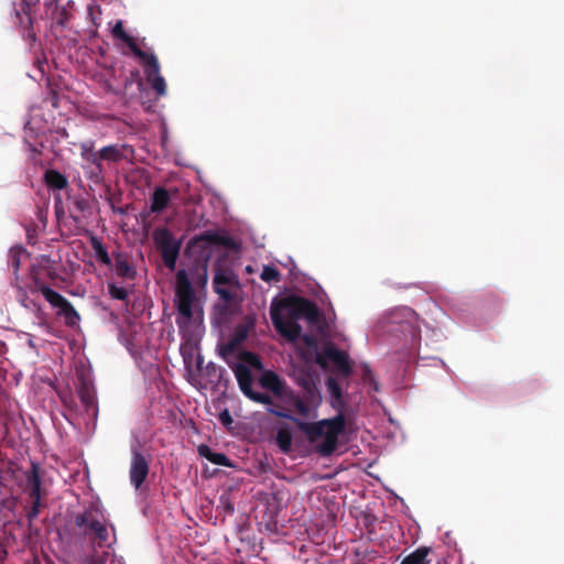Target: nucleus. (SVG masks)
Listing matches in <instances>:
<instances>
[{"label":"nucleus","instance_id":"1","mask_svg":"<svg viewBox=\"0 0 564 564\" xmlns=\"http://www.w3.org/2000/svg\"><path fill=\"white\" fill-rule=\"evenodd\" d=\"M241 392L251 401L267 405L268 413L282 419L291 420L302 431L310 443H316L319 438L324 441L317 445V453L327 457L337 448L338 436L345 429L343 415L333 419L310 423L293 416L289 411L274 404L270 394L254 391L252 388L253 378L251 370L245 364H236L232 368Z\"/></svg>","mask_w":564,"mask_h":564},{"label":"nucleus","instance_id":"2","mask_svg":"<svg viewBox=\"0 0 564 564\" xmlns=\"http://www.w3.org/2000/svg\"><path fill=\"white\" fill-rule=\"evenodd\" d=\"M270 317L276 332L290 341L300 339L302 327L299 319H306L311 325H321L324 316L318 306L302 296L292 295L272 302Z\"/></svg>","mask_w":564,"mask_h":564},{"label":"nucleus","instance_id":"3","mask_svg":"<svg viewBox=\"0 0 564 564\" xmlns=\"http://www.w3.org/2000/svg\"><path fill=\"white\" fill-rule=\"evenodd\" d=\"M77 535L97 547L111 549L117 543V529L112 523L100 521L95 511L85 509L73 517Z\"/></svg>","mask_w":564,"mask_h":564},{"label":"nucleus","instance_id":"4","mask_svg":"<svg viewBox=\"0 0 564 564\" xmlns=\"http://www.w3.org/2000/svg\"><path fill=\"white\" fill-rule=\"evenodd\" d=\"M44 270L42 264H32L30 268V278L33 282L32 292H40L44 299L55 308L57 315L64 318L65 325L74 327L78 325L80 316L73 304L62 294L51 289L41 278V271Z\"/></svg>","mask_w":564,"mask_h":564},{"label":"nucleus","instance_id":"5","mask_svg":"<svg viewBox=\"0 0 564 564\" xmlns=\"http://www.w3.org/2000/svg\"><path fill=\"white\" fill-rule=\"evenodd\" d=\"M210 246H221L229 250L238 251L240 245L229 235H221L214 230H207L191 238L186 246V253L196 256V263H208Z\"/></svg>","mask_w":564,"mask_h":564},{"label":"nucleus","instance_id":"6","mask_svg":"<svg viewBox=\"0 0 564 564\" xmlns=\"http://www.w3.org/2000/svg\"><path fill=\"white\" fill-rule=\"evenodd\" d=\"M196 301L195 290L187 272L181 269L175 275V306L177 310L176 325L182 330L193 319V305Z\"/></svg>","mask_w":564,"mask_h":564},{"label":"nucleus","instance_id":"7","mask_svg":"<svg viewBox=\"0 0 564 564\" xmlns=\"http://www.w3.org/2000/svg\"><path fill=\"white\" fill-rule=\"evenodd\" d=\"M153 242L160 251L164 265L174 270L182 248V239H176L167 227H159L152 234Z\"/></svg>","mask_w":564,"mask_h":564},{"label":"nucleus","instance_id":"8","mask_svg":"<svg viewBox=\"0 0 564 564\" xmlns=\"http://www.w3.org/2000/svg\"><path fill=\"white\" fill-rule=\"evenodd\" d=\"M25 492L31 499L32 506L28 511L29 521L37 518L42 507V475L37 463L32 462L31 468L25 473Z\"/></svg>","mask_w":564,"mask_h":564},{"label":"nucleus","instance_id":"9","mask_svg":"<svg viewBox=\"0 0 564 564\" xmlns=\"http://www.w3.org/2000/svg\"><path fill=\"white\" fill-rule=\"evenodd\" d=\"M327 361H330L335 369L344 377H349L352 373L348 354L338 349L330 341L325 344L321 351L316 354V362L322 368L327 366Z\"/></svg>","mask_w":564,"mask_h":564},{"label":"nucleus","instance_id":"10","mask_svg":"<svg viewBox=\"0 0 564 564\" xmlns=\"http://www.w3.org/2000/svg\"><path fill=\"white\" fill-rule=\"evenodd\" d=\"M139 59L144 67L147 80L151 84L152 89L158 96L165 95L166 84L164 78L160 75V64L156 56L153 53L147 52L143 56H140Z\"/></svg>","mask_w":564,"mask_h":564},{"label":"nucleus","instance_id":"11","mask_svg":"<svg viewBox=\"0 0 564 564\" xmlns=\"http://www.w3.org/2000/svg\"><path fill=\"white\" fill-rule=\"evenodd\" d=\"M258 382L261 388L282 401L286 400L288 395H291L292 389L286 384L285 380L272 370H264L260 375Z\"/></svg>","mask_w":564,"mask_h":564},{"label":"nucleus","instance_id":"12","mask_svg":"<svg viewBox=\"0 0 564 564\" xmlns=\"http://www.w3.org/2000/svg\"><path fill=\"white\" fill-rule=\"evenodd\" d=\"M79 400L85 409V412L94 420L98 416V404L96 400V392L93 384L84 377L79 378V383L76 388Z\"/></svg>","mask_w":564,"mask_h":564},{"label":"nucleus","instance_id":"13","mask_svg":"<svg viewBox=\"0 0 564 564\" xmlns=\"http://www.w3.org/2000/svg\"><path fill=\"white\" fill-rule=\"evenodd\" d=\"M149 462L144 455L138 451H133L130 464V482L135 489H139L143 485L149 475Z\"/></svg>","mask_w":564,"mask_h":564},{"label":"nucleus","instance_id":"14","mask_svg":"<svg viewBox=\"0 0 564 564\" xmlns=\"http://www.w3.org/2000/svg\"><path fill=\"white\" fill-rule=\"evenodd\" d=\"M39 2L40 0H22L20 8L15 9L17 22L19 26L26 32V36L31 40H35L32 9L36 7Z\"/></svg>","mask_w":564,"mask_h":564},{"label":"nucleus","instance_id":"15","mask_svg":"<svg viewBox=\"0 0 564 564\" xmlns=\"http://www.w3.org/2000/svg\"><path fill=\"white\" fill-rule=\"evenodd\" d=\"M178 193L177 188L166 189L164 187H156L151 195L150 212L160 214L165 210L170 204L171 197Z\"/></svg>","mask_w":564,"mask_h":564},{"label":"nucleus","instance_id":"16","mask_svg":"<svg viewBox=\"0 0 564 564\" xmlns=\"http://www.w3.org/2000/svg\"><path fill=\"white\" fill-rule=\"evenodd\" d=\"M112 256L117 275L122 279L133 280L137 275V271L128 261V257L122 252H113Z\"/></svg>","mask_w":564,"mask_h":564},{"label":"nucleus","instance_id":"17","mask_svg":"<svg viewBox=\"0 0 564 564\" xmlns=\"http://www.w3.org/2000/svg\"><path fill=\"white\" fill-rule=\"evenodd\" d=\"M30 253L22 246H14L9 251V267L12 271V281L19 282L20 275L19 270L21 268V260L23 257H29Z\"/></svg>","mask_w":564,"mask_h":564},{"label":"nucleus","instance_id":"18","mask_svg":"<svg viewBox=\"0 0 564 564\" xmlns=\"http://www.w3.org/2000/svg\"><path fill=\"white\" fill-rule=\"evenodd\" d=\"M112 35L116 39L124 42L128 45V47L131 50V52L134 54V56H137L138 58L140 56H143L144 53H147L145 51H142L137 45L135 40L124 31L122 21H120V20L117 21V23L115 24V26L112 29Z\"/></svg>","mask_w":564,"mask_h":564},{"label":"nucleus","instance_id":"19","mask_svg":"<svg viewBox=\"0 0 564 564\" xmlns=\"http://www.w3.org/2000/svg\"><path fill=\"white\" fill-rule=\"evenodd\" d=\"M232 282V273L229 270L217 269L214 276V291L225 300L229 299V292L223 285H228Z\"/></svg>","mask_w":564,"mask_h":564},{"label":"nucleus","instance_id":"20","mask_svg":"<svg viewBox=\"0 0 564 564\" xmlns=\"http://www.w3.org/2000/svg\"><path fill=\"white\" fill-rule=\"evenodd\" d=\"M198 454L215 465L224 467L232 466L230 459L224 453L213 452L212 448L205 444L198 446Z\"/></svg>","mask_w":564,"mask_h":564},{"label":"nucleus","instance_id":"21","mask_svg":"<svg viewBox=\"0 0 564 564\" xmlns=\"http://www.w3.org/2000/svg\"><path fill=\"white\" fill-rule=\"evenodd\" d=\"M11 283L17 290V299L21 303V305L24 306L25 308L35 310L37 318L42 319L44 316V313L42 311L41 305L39 303H36L35 301L29 299L25 289L22 285H20L19 282H11Z\"/></svg>","mask_w":564,"mask_h":564},{"label":"nucleus","instance_id":"22","mask_svg":"<svg viewBox=\"0 0 564 564\" xmlns=\"http://www.w3.org/2000/svg\"><path fill=\"white\" fill-rule=\"evenodd\" d=\"M44 182L51 189L59 191L68 186L67 177L56 170H47L44 173Z\"/></svg>","mask_w":564,"mask_h":564},{"label":"nucleus","instance_id":"23","mask_svg":"<svg viewBox=\"0 0 564 564\" xmlns=\"http://www.w3.org/2000/svg\"><path fill=\"white\" fill-rule=\"evenodd\" d=\"M80 156L85 165L104 166L102 160L99 158V151L94 150L93 142L80 145Z\"/></svg>","mask_w":564,"mask_h":564},{"label":"nucleus","instance_id":"24","mask_svg":"<svg viewBox=\"0 0 564 564\" xmlns=\"http://www.w3.org/2000/svg\"><path fill=\"white\" fill-rule=\"evenodd\" d=\"M297 383L302 387L307 401L313 402L319 397L315 382L310 373H301L297 377Z\"/></svg>","mask_w":564,"mask_h":564},{"label":"nucleus","instance_id":"25","mask_svg":"<svg viewBox=\"0 0 564 564\" xmlns=\"http://www.w3.org/2000/svg\"><path fill=\"white\" fill-rule=\"evenodd\" d=\"M293 434L290 427L280 426L276 431L275 443L280 451L284 454H289L292 449Z\"/></svg>","mask_w":564,"mask_h":564},{"label":"nucleus","instance_id":"26","mask_svg":"<svg viewBox=\"0 0 564 564\" xmlns=\"http://www.w3.org/2000/svg\"><path fill=\"white\" fill-rule=\"evenodd\" d=\"M432 549L429 546H420L409 555H406L400 564H430L427 560Z\"/></svg>","mask_w":564,"mask_h":564},{"label":"nucleus","instance_id":"27","mask_svg":"<svg viewBox=\"0 0 564 564\" xmlns=\"http://www.w3.org/2000/svg\"><path fill=\"white\" fill-rule=\"evenodd\" d=\"M122 148L118 144L104 147L99 150V158H101L102 162H119L123 159Z\"/></svg>","mask_w":564,"mask_h":564},{"label":"nucleus","instance_id":"28","mask_svg":"<svg viewBox=\"0 0 564 564\" xmlns=\"http://www.w3.org/2000/svg\"><path fill=\"white\" fill-rule=\"evenodd\" d=\"M90 245L95 251L97 260L100 261L101 263L110 267L112 264V261H111V258H110L108 251L104 247L101 240L99 238H97L96 236H93L90 238Z\"/></svg>","mask_w":564,"mask_h":564},{"label":"nucleus","instance_id":"29","mask_svg":"<svg viewBox=\"0 0 564 564\" xmlns=\"http://www.w3.org/2000/svg\"><path fill=\"white\" fill-rule=\"evenodd\" d=\"M227 373L225 368L218 367L214 362H208L205 368V375L210 383L221 384L223 377Z\"/></svg>","mask_w":564,"mask_h":564},{"label":"nucleus","instance_id":"30","mask_svg":"<svg viewBox=\"0 0 564 564\" xmlns=\"http://www.w3.org/2000/svg\"><path fill=\"white\" fill-rule=\"evenodd\" d=\"M46 88L47 95L45 97V101L50 102V105L53 108H58L61 101L59 85L48 78L46 83Z\"/></svg>","mask_w":564,"mask_h":564},{"label":"nucleus","instance_id":"31","mask_svg":"<svg viewBox=\"0 0 564 564\" xmlns=\"http://www.w3.org/2000/svg\"><path fill=\"white\" fill-rule=\"evenodd\" d=\"M253 319H248L245 323H240L235 327L234 341L240 344L248 337L249 332L253 328Z\"/></svg>","mask_w":564,"mask_h":564},{"label":"nucleus","instance_id":"32","mask_svg":"<svg viewBox=\"0 0 564 564\" xmlns=\"http://www.w3.org/2000/svg\"><path fill=\"white\" fill-rule=\"evenodd\" d=\"M207 268L208 263H195L192 270V276L197 285L204 286L207 283Z\"/></svg>","mask_w":564,"mask_h":564},{"label":"nucleus","instance_id":"33","mask_svg":"<svg viewBox=\"0 0 564 564\" xmlns=\"http://www.w3.org/2000/svg\"><path fill=\"white\" fill-rule=\"evenodd\" d=\"M285 401L295 406L301 415L307 416L310 414V406L293 390H291V395H288Z\"/></svg>","mask_w":564,"mask_h":564},{"label":"nucleus","instance_id":"34","mask_svg":"<svg viewBox=\"0 0 564 564\" xmlns=\"http://www.w3.org/2000/svg\"><path fill=\"white\" fill-rule=\"evenodd\" d=\"M88 180L98 184L104 180V166L83 165Z\"/></svg>","mask_w":564,"mask_h":564},{"label":"nucleus","instance_id":"35","mask_svg":"<svg viewBox=\"0 0 564 564\" xmlns=\"http://www.w3.org/2000/svg\"><path fill=\"white\" fill-rule=\"evenodd\" d=\"M326 387H327V391L329 392V394L333 399H335L337 401L341 400V395H343L341 387L335 378L328 377L326 379Z\"/></svg>","mask_w":564,"mask_h":564},{"label":"nucleus","instance_id":"36","mask_svg":"<svg viewBox=\"0 0 564 564\" xmlns=\"http://www.w3.org/2000/svg\"><path fill=\"white\" fill-rule=\"evenodd\" d=\"M260 278L264 282H278L280 280V272L274 267L264 265L260 274Z\"/></svg>","mask_w":564,"mask_h":564},{"label":"nucleus","instance_id":"37","mask_svg":"<svg viewBox=\"0 0 564 564\" xmlns=\"http://www.w3.org/2000/svg\"><path fill=\"white\" fill-rule=\"evenodd\" d=\"M108 293L115 300L124 301L128 297V292L126 289L117 286L115 283H108Z\"/></svg>","mask_w":564,"mask_h":564},{"label":"nucleus","instance_id":"38","mask_svg":"<svg viewBox=\"0 0 564 564\" xmlns=\"http://www.w3.org/2000/svg\"><path fill=\"white\" fill-rule=\"evenodd\" d=\"M361 371L362 381L371 386L377 391L378 382L375 380L371 368L368 365H362Z\"/></svg>","mask_w":564,"mask_h":564},{"label":"nucleus","instance_id":"39","mask_svg":"<svg viewBox=\"0 0 564 564\" xmlns=\"http://www.w3.org/2000/svg\"><path fill=\"white\" fill-rule=\"evenodd\" d=\"M73 205L78 213H85L89 208V202L84 197H75Z\"/></svg>","mask_w":564,"mask_h":564},{"label":"nucleus","instance_id":"40","mask_svg":"<svg viewBox=\"0 0 564 564\" xmlns=\"http://www.w3.org/2000/svg\"><path fill=\"white\" fill-rule=\"evenodd\" d=\"M219 421L225 426H230L234 423L232 416L230 415L228 410H224L219 413Z\"/></svg>","mask_w":564,"mask_h":564},{"label":"nucleus","instance_id":"41","mask_svg":"<svg viewBox=\"0 0 564 564\" xmlns=\"http://www.w3.org/2000/svg\"><path fill=\"white\" fill-rule=\"evenodd\" d=\"M36 228L35 227H28L26 228V240L29 245H35L36 242Z\"/></svg>","mask_w":564,"mask_h":564},{"label":"nucleus","instance_id":"42","mask_svg":"<svg viewBox=\"0 0 564 564\" xmlns=\"http://www.w3.org/2000/svg\"><path fill=\"white\" fill-rule=\"evenodd\" d=\"M300 338L304 341V344L307 347L316 348L317 343H316V339L313 336H311V335H302L301 334Z\"/></svg>","mask_w":564,"mask_h":564},{"label":"nucleus","instance_id":"43","mask_svg":"<svg viewBox=\"0 0 564 564\" xmlns=\"http://www.w3.org/2000/svg\"><path fill=\"white\" fill-rule=\"evenodd\" d=\"M245 356H246V360H247L251 366H253V367H256V368H260V367H261V362H260L259 358H258L256 355H253V354H251V352H247Z\"/></svg>","mask_w":564,"mask_h":564},{"label":"nucleus","instance_id":"44","mask_svg":"<svg viewBox=\"0 0 564 564\" xmlns=\"http://www.w3.org/2000/svg\"><path fill=\"white\" fill-rule=\"evenodd\" d=\"M57 2L58 0H45L44 1V7L46 8V10H57Z\"/></svg>","mask_w":564,"mask_h":564},{"label":"nucleus","instance_id":"45","mask_svg":"<svg viewBox=\"0 0 564 564\" xmlns=\"http://www.w3.org/2000/svg\"><path fill=\"white\" fill-rule=\"evenodd\" d=\"M66 20H67V11L65 9H62L61 12L58 13L57 22L63 25Z\"/></svg>","mask_w":564,"mask_h":564},{"label":"nucleus","instance_id":"46","mask_svg":"<svg viewBox=\"0 0 564 564\" xmlns=\"http://www.w3.org/2000/svg\"><path fill=\"white\" fill-rule=\"evenodd\" d=\"M110 564H124L123 557L117 554H112Z\"/></svg>","mask_w":564,"mask_h":564},{"label":"nucleus","instance_id":"47","mask_svg":"<svg viewBox=\"0 0 564 564\" xmlns=\"http://www.w3.org/2000/svg\"><path fill=\"white\" fill-rule=\"evenodd\" d=\"M109 555L108 552H104L100 558L94 560L93 564H105V558Z\"/></svg>","mask_w":564,"mask_h":564},{"label":"nucleus","instance_id":"48","mask_svg":"<svg viewBox=\"0 0 564 564\" xmlns=\"http://www.w3.org/2000/svg\"><path fill=\"white\" fill-rule=\"evenodd\" d=\"M225 508H226V511H227L228 513H230V514H231V513H234V511H235L234 506H232L229 501H227V503H226V507H225Z\"/></svg>","mask_w":564,"mask_h":564},{"label":"nucleus","instance_id":"49","mask_svg":"<svg viewBox=\"0 0 564 564\" xmlns=\"http://www.w3.org/2000/svg\"><path fill=\"white\" fill-rule=\"evenodd\" d=\"M41 258H42L43 261H46V262L50 261V257L48 256H42Z\"/></svg>","mask_w":564,"mask_h":564},{"label":"nucleus","instance_id":"50","mask_svg":"<svg viewBox=\"0 0 564 564\" xmlns=\"http://www.w3.org/2000/svg\"><path fill=\"white\" fill-rule=\"evenodd\" d=\"M47 275H48L50 278H53V276H54V272H53V271H51V270H47Z\"/></svg>","mask_w":564,"mask_h":564},{"label":"nucleus","instance_id":"51","mask_svg":"<svg viewBox=\"0 0 564 564\" xmlns=\"http://www.w3.org/2000/svg\"><path fill=\"white\" fill-rule=\"evenodd\" d=\"M355 564H365V563H362V562H357V563H355Z\"/></svg>","mask_w":564,"mask_h":564}]
</instances>
